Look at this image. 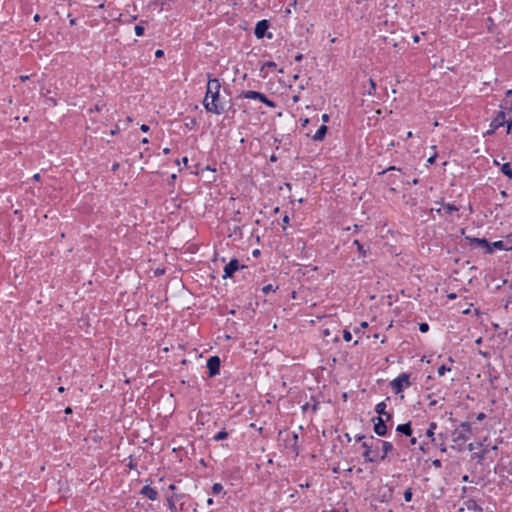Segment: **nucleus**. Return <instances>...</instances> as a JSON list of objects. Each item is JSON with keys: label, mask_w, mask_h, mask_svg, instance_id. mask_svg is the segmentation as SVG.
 I'll use <instances>...</instances> for the list:
<instances>
[{"label": "nucleus", "mask_w": 512, "mask_h": 512, "mask_svg": "<svg viewBox=\"0 0 512 512\" xmlns=\"http://www.w3.org/2000/svg\"><path fill=\"white\" fill-rule=\"evenodd\" d=\"M220 89L221 84L219 79L211 78L210 75H208L207 89L203 105L208 112L217 115L224 111V107L219 100Z\"/></svg>", "instance_id": "obj_1"}, {"label": "nucleus", "mask_w": 512, "mask_h": 512, "mask_svg": "<svg viewBox=\"0 0 512 512\" xmlns=\"http://www.w3.org/2000/svg\"><path fill=\"white\" fill-rule=\"evenodd\" d=\"M471 435V425L468 422H462L459 427H457L452 432V442L454 447H458L459 450H461L464 443L470 438Z\"/></svg>", "instance_id": "obj_2"}, {"label": "nucleus", "mask_w": 512, "mask_h": 512, "mask_svg": "<svg viewBox=\"0 0 512 512\" xmlns=\"http://www.w3.org/2000/svg\"><path fill=\"white\" fill-rule=\"evenodd\" d=\"M381 440L375 439L371 436L368 440L362 442L364 448L363 457L368 462H375L378 460V445Z\"/></svg>", "instance_id": "obj_3"}, {"label": "nucleus", "mask_w": 512, "mask_h": 512, "mask_svg": "<svg viewBox=\"0 0 512 512\" xmlns=\"http://www.w3.org/2000/svg\"><path fill=\"white\" fill-rule=\"evenodd\" d=\"M241 96L245 99L259 100L260 102L272 108L276 106L273 101L269 100L264 94L257 91H245L241 94Z\"/></svg>", "instance_id": "obj_4"}, {"label": "nucleus", "mask_w": 512, "mask_h": 512, "mask_svg": "<svg viewBox=\"0 0 512 512\" xmlns=\"http://www.w3.org/2000/svg\"><path fill=\"white\" fill-rule=\"evenodd\" d=\"M410 386L409 375L401 374L391 382V387L395 393L401 392L405 387Z\"/></svg>", "instance_id": "obj_5"}, {"label": "nucleus", "mask_w": 512, "mask_h": 512, "mask_svg": "<svg viewBox=\"0 0 512 512\" xmlns=\"http://www.w3.org/2000/svg\"><path fill=\"white\" fill-rule=\"evenodd\" d=\"M207 368L209 370V376L213 377L219 374L220 371V359L217 356H212L207 360Z\"/></svg>", "instance_id": "obj_6"}, {"label": "nucleus", "mask_w": 512, "mask_h": 512, "mask_svg": "<svg viewBox=\"0 0 512 512\" xmlns=\"http://www.w3.org/2000/svg\"><path fill=\"white\" fill-rule=\"evenodd\" d=\"M374 422V432L378 436H385L387 434V426L383 417H375L372 420Z\"/></svg>", "instance_id": "obj_7"}, {"label": "nucleus", "mask_w": 512, "mask_h": 512, "mask_svg": "<svg viewBox=\"0 0 512 512\" xmlns=\"http://www.w3.org/2000/svg\"><path fill=\"white\" fill-rule=\"evenodd\" d=\"M466 240L469 241L470 245H477L482 248H485L486 253H492V246L485 238H474V237H466Z\"/></svg>", "instance_id": "obj_8"}, {"label": "nucleus", "mask_w": 512, "mask_h": 512, "mask_svg": "<svg viewBox=\"0 0 512 512\" xmlns=\"http://www.w3.org/2000/svg\"><path fill=\"white\" fill-rule=\"evenodd\" d=\"M270 24L268 20H261L256 24L254 34L258 39L263 38L266 35V31L268 30Z\"/></svg>", "instance_id": "obj_9"}, {"label": "nucleus", "mask_w": 512, "mask_h": 512, "mask_svg": "<svg viewBox=\"0 0 512 512\" xmlns=\"http://www.w3.org/2000/svg\"><path fill=\"white\" fill-rule=\"evenodd\" d=\"M506 123V120H505V113L504 112H499L498 115L492 120L490 126H491V130H489L487 133L488 134H491L493 133L495 130H497L498 128H500L501 126H503L504 124Z\"/></svg>", "instance_id": "obj_10"}, {"label": "nucleus", "mask_w": 512, "mask_h": 512, "mask_svg": "<svg viewBox=\"0 0 512 512\" xmlns=\"http://www.w3.org/2000/svg\"><path fill=\"white\" fill-rule=\"evenodd\" d=\"M239 269V262L237 259H232L224 268V278L232 277L234 272Z\"/></svg>", "instance_id": "obj_11"}, {"label": "nucleus", "mask_w": 512, "mask_h": 512, "mask_svg": "<svg viewBox=\"0 0 512 512\" xmlns=\"http://www.w3.org/2000/svg\"><path fill=\"white\" fill-rule=\"evenodd\" d=\"M140 494L151 501H155L158 499V492L156 489L152 488L149 485H145L141 490Z\"/></svg>", "instance_id": "obj_12"}, {"label": "nucleus", "mask_w": 512, "mask_h": 512, "mask_svg": "<svg viewBox=\"0 0 512 512\" xmlns=\"http://www.w3.org/2000/svg\"><path fill=\"white\" fill-rule=\"evenodd\" d=\"M386 407H387V406H386V403H385V402H380V403H378V404L376 405V407H375V411H376V413H378V414H379V416H378V417H383V416H384V417H385V419H384V420H385V421H389V420H391L392 415H391L390 413L386 412Z\"/></svg>", "instance_id": "obj_13"}, {"label": "nucleus", "mask_w": 512, "mask_h": 512, "mask_svg": "<svg viewBox=\"0 0 512 512\" xmlns=\"http://www.w3.org/2000/svg\"><path fill=\"white\" fill-rule=\"evenodd\" d=\"M380 444L382 445V455H378V459L384 460L389 452L392 451L393 445L388 441H381Z\"/></svg>", "instance_id": "obj_14"}, {"label": "nucleus", "mask_w": 512, "mask_h": 512, "mask_svg": "<svg viewBox=\"0 0 512 512\" xmlns=\"http://www.w3.org/2000/svg\"><path fill=\"white\" fill-rule=\"evenodd\" d=\"M327 126L321 125L319 129L316 131V133L313 135V140L315 141H322L327 133Z\"/></svg>", "instance_id": "obj_15"}, {"label": "nucleus", "mask_w": 512, "mask_h": 512, "mask_svg": "<svg viewBox=\"0 0 512 512\" xmlns=\"http://www.w3.org/2000/svg\"><path fill=\"white\" fill-rule=\"evenodd\" d=\"M396 431L406 435V436H411L412 435V428H411V424L410 422L408 423H405V424H400L397 426L396 428Z\"/></svg>", "instance_id": "obj_16"}, {"label": "nucleus", "mask_w": 512, "mask_h": 512, "mask_svg": "<svg viewBox=\"0 0 512 512\" xmlns=\"http://www.w3.org/2000/svg\"><path fill=\"white\" fill-rule=\"evenodd\" d=\"M437 428V423L436 422H431L429 424V427L426 431V436L430 439L431 442H435V430Z\"/></svg>", "instance_id": "obj_17"}, {"label": "nucleus", "mask_w": 512, "mask_h": 512, "mask_svg": "<svg viewBox=\"0 0 512 512\" xmlns=\"http://www.w3.org/2000/svg\"><path fill=\"white\" fill-rule=\"evenodd\" d=\"M491 246H492V250L499 249V250H511L512 251V245L508 246L502 240L495 241V242L491 243Z\"/></svg>", "instance_id": "obj_18"}, {"label": "nucleus", "mask_w": 512, "mask_h": 512, "mask_svg": "<svg viewBox=\"0 0 512 512\" xmlns=\"http://www.w3.org/2000/svg\"><path fill=\"white\" fill-rule=\"evenodd\" d=\"M501 172L507 176L509 179H512V168L509 163H504L501 167Z\"/></svg>", "instance_id": "obj_19"}, {"label": "nucleus", "mask_w": 512, "mask_h": 512, "mask_svg": "<svg viewBox=\"0 0 512 512\" xmlns=\"http://www.w3.org/2000/svg\"><path fill=\"white\" fill-rule=\"evenodd\" d=\"M291 441H292V443H291L292 451L295 453V455H298V453H299L298 446H297L298 435L294 433L291 437Z\"/></svg>", "instance_id": "obj_20"}, {"label": "nucleus", "mask_w": 512, "mask_h": 512, "mask_svg": "<svg viewBox=\"0 0 512 512\" xmlns=\"http://www.w3.org/2000/svg\"><path fill=\"white\" fill-rule=\"evenodd\" d=\"M353 244L357 247L359 255L361 257H365L367 251L364 249V246L360 243V241L359 240H354Z\"/></svg>", "instance_id": "obj_21"}, {"label": "nucleus", "mask_w": 512, "mask_h": 512, "mask_svg": "<svg viewBox=\"0 0 512 512\" xmlns=\"http://www.w3.org/2000/svg\"><path fill=\"white\" fill-rule=\"evenodd\" d=\"M228 437V433L225 430H221L214 436L215 441H221Z\"/></svg>", "instance_id": "obj_22"}, {"label": "nucleus", "mask_w": 512, "mask_h": 512, "mask_svg": "<svg viewBox=\"0 0 512 512\" xmlns=\"http://www.w3.org/2000/svg\"><path fill=\"white\" fill-rule=\"evenodd\" d=\"M443 209H444L447 213H449V214H451V213H452V212H454V211H458V207H456V206H455V205H453V204H449V203H448V204H446V205H444V206H443Z\"/></svg>", "instance_id": "obj_23"}, {"label": "nucleus", "mask_w": 512, "mask_h": 512, "mask_svg": "<svg viewBox=\"0 0 512 512\" xmlns=\"http://www.w3.org/2000/svg\"><path fill=\"white\" fill-rule=\"evenodd\" d=\"M412 496H413V493H412V489L411 488H408L405 492H404V499L406 502H410L412 500Z\"/></svg>", "instance_id": "obj_24"}, {"label": "nucleus", "mask_w": 512, "mask_h": 512, "mask_svg": "<svg viewBox=\"0 0 512 512\" xmlns=\"http://www.w3.org/2000/svg\"><path fill=\"white\" fill-rule=\"evenodd\" d=\"M222 490H223V486L220 483H215L212 486V491L214 494H218V493L222 492Z\"/></svg>", "instance_id": "obj_25"}, {"label": "nucleus", "mask_w": 512, "mask_h": 512, "mask_svg": "<svg viewBox=\"0 0 512 512\" xmlns=\"http://www.w3.org/2000/svg\"><path fill=\"white\" fill-rule=\"evenodd\" d=\"M369 83H370V89H369V91H368V94H369V95H374V94H375V92H376V83L374 82V80H373V79H370V80H369Z\"/></svg>", "instance_id": "obj_26"}, {"label": "nucleus", "mask_w": 512, "mask_h": 512, "mask_svg": "<svg viewBox=\"0 0 512 512\" xmlns=\"http://www.w3.org/2000/svg\"><path fill=\"white\" fill-rule=\"evenodd\" d=\"M167 504H168L169 509L171 510V512H175L176 505H175L173 497H170V498L167 499Z\"/></svg>", "instance_id": "obj_27"}, {"label": "nucleus", "mask_w": 512, "mask_h": 512, "mask_svg": "<svg viewBox=\"0 0 512 512\" xmlns=\"http://www.w3.org/2000/svg\"><path fill=\"white\" fill-rule=\"evenodd\" d=\"M505 102L506 103H511L510 109L512 110V90L506 91V93H505Z\"/></svg>", "instance_id": "obj_28"}, {"label": "nucleus", "mask_w": 512, "mask_h": 512, "mask_svg": "<svg viewBox=\"0 0 512 512\" xmlns=\"http://www.w3.org/2000/svg\"><path fill=\"white\" fill-rule=\"evenodd\" d=\"M135 34L137 36H142L144 34V27L141 25H136L135 26Z\"/></svg>", "instance_id": "obj_29"}, {"label": "nucleus", "mask_w": 512, "mask_h": 512, "mask_svg": "<svg viewBox=\"0 0 512 512\" xmlns=\"http://www.w3.org/2000/svg\"><path fill=\"white\" fill-rule=\"evenodd\" d=\"M446 371H450V368L446 367L445 365H442L438 368V375L443 376Z\"/></svg>", "instance_id": "obj_30"}, {"label": "nucleus", "mask_w": 512, "mask_h": 512, "mask_svg": "<svg viewBox=\"0 0 512 512\" xmlns=\"http://www.w3.org/2000/svg\"><path fill=\"white\" fill-rule=\"evenodd\" d=\"M274 291V288L271 284H268L262 288V292L264 294H268L269 292Z\"/></svg>", "instance_id": "obj_31"}, {"label": "nucleus", "mask_w": 512, "mask_h": 512, "mask_svg": "<svg viewBox=\"0 0 512 512\" xmlns=\"http://www.w3.org/2000/svg\"><path fill=\"white\" fill-rule=\"evenodd\" d=\"M419 330L422 333H425L429 330V325L427 323H421V324H419Z\"/></svg>", "instance_id": "obj_32"}, {"label": "nucleus", "mask_w": 512, "mask_h": 512, "mask_svg": "<svg viewBox=\"0 0 512 512\" xmlns=\"http://www.w3.org/2000/svg\"><path fill=\"white\" fill-rule=\"evenodd\" d=\"M343 338L346 342H349L352 339V334L349 331L344 330Z\"/></svg>", "instance_id": "obj_33"}, {"label": "nucleus", "mask_w": 512, "mask_h": 512, "mask_svg": "<svg viewBox=\"0 0 512 512\" xmlns=\"http://www.w3.org/2000/svg\"><path fill=\"white\" fill-rule=\"evenodd\" d=\"M103 107H104V104H99V103H97V104L94 106V108H91V109H90V112H93V111H97V112H99V111H101V109H102Z\"/></svg>", "instance_id": "obj_34"}, {"label": "nucleus", "mask_w": 512, "mask_h": 512, "mask_svg": "<svg viewBox=\"0 0 512 512\" xmlns=\"http://www.w3.org/2000/svg\"><path fill=\"white\" fill-rule=\"evenodd\" d=\"M505 244H511L512 245V232L510 234H508L506 237H505Z\"/></svg>", "instance_id": "obj_35"}, {"label": "nucleus", "mask_w": 512, "mask_h": 512, "mask_svg": "<svg viewBox=\"0 0 512 512\" xmlns=\"http://www.w3.org/2000/svg\"><path fill=\"white\" fill-rule=\"evenodd\" d=\"M485 418H486V415H485V413H483V412H481V413L477 414V416H476V420H477V421H482V420H484Z\"/></svg>", "instance_id": "obj_36"}, {"label": "nucleus", "mask_w": 512, "mask_h": 512, "mask_svg": "<svg viewBox=\"0 0 512 512\" xmlns=\"http://www.w3.org/2000/svg\"><path fill=\"white\" fill-rule=\"evenodd\" d=\"M140 129H141V131H142V132L146 133V132H148V131H149V129H150V128H149V126H148V125H146V124H142V125H141V127H140Z\"/></svg>", "instance_id": "obj_37"}, {"label": "nucleus", "mask_w": 512, "mask_h": 512, "mask_svg": "<svg viewBox=\"0 0 512 512\" xmlns=\"http://www.w3.org/2000/svg\"><path fill=\"white\" fill-rule=\"evenodd\" d=\"M512 129V119L507 121V133H510Z\"/></svg>", "instance_id": "obj_38"}, {"label": "nucleus", "mask_w": 512, "mask_h": 512, "mask_svg": "<svg viewBox=\"0 0 512 512\" xmlns=\"http://www.w3.org/2000/svg\"><path fill=\"white\" fill-rule=\"evenodd\" d=\"M163 55H164V52H163L162 50H157V51L155 52V56H156V57H158V58H159V57H162Z\"/></svg>", "instance_id": "obj_39"}, {"label": "nucleus", "mask_w": 512, "mask_h": 512, "mask_svg": "<svg viewBox=\"0 0 512 512\" xmlns=\"http://www.w3.org/2000/svg\"><path fill=\"white\" fill-rule=\"evenodd\" d=\"M435 159H436V154L432 155V156L428 159V163L433 164V163L435 162Z\"/></svg>", "instance_id": "obj_40"}, {"label": "nucleus", "mask_w": 512, "mask_h": 512, "mask_svg": "<svg viewBox=\"0 0 512 512\" xmlns=\"http://www.w3.org/2000/svg\"><path fill=\"white\" fill-rule=\"evenodd\" d=\"M40 179H41V175L39 173H36L33 175V180L40 181Z\"/></svg>", "instance_id": "obj_41"}, {"label": "nucleus", "mask_w": 512, "mask_h": 512, "mask_svg": "<svg viewBox=\"0 0 512 512\" xmlns=\"http://www.w3.org/2000/svg\"><path fill=\"white\" fill-rule=\"evenodd\" d=\"M322 120H323V122H328L329 121V115L323 114L322 115Z\"/></svg>", "instance_id": "obj_42"}, {"label": "nucleus", "mask_w": 512, "mask_h": 512, "mask_svg": "<svg viewBox=\"0 0 512 512\" xmlns=\"http://www.w3.org/2000/svg\"><path fill=\"white\" fill-rule=\"evenodd\" d=\"M472 505L474 506L475 510L482 511V508L478 506L475 502H472Z\"/></svg>", "instance_id": "obj_43"}, {"label": "nucleus", "mask_w": 512, "mask_h": 512, "mask_svg": "<svg viewBox=\"0 0 512 512\" xmlns=\"http://www.w3.org/2000/svg\"><path fill=\"white\" fill-rule=\"evenodd\" d=\"M419 41H420V37H419V35H415V36H413V42H414V43H418Z\"/></svg>", "instance_id": "obj_44"}, {"label": "nucleus", "mask_w": 512, "mask_h": 512, "mask_svg": "<svg viewBox=\"0 0 512 512\" xmlns=\"http://www.w3.org/2000/svg\"><path fill=\"white\" fill-rule=\"evenodd\" d=\"M302 58H303V55H302V54H297V55L295 56V60H296V61H301V60H302Z\"/></svg>", "instance_id": "obj_45"}, {"label": "nucleus", "mask_w": 512, "mask_h": 512, "mask_svg": "<svg viewBox=\"0 0 512 512\" xmlns=\"http://www.w3.org/2000/svg\"><path fill=\"white\" fill-rule=\"evenodd\" d=\"M28 79H29V76H27V75L20 76V80L23 81V82H25Z\"/></svg>", "instance_id": "obj_46"}, {"label": "nucleus", "mask_w": 512, "mask_h": 512, "mask_svg": "<svg viewBox=\"0 0 512 512\" xmlns=\"http://www.w3.org/2000/svg\"><path fill=\"white\" fill-rule=\"evenodd\" d=\"M433 464H434L436 467H440V466H441V462H440V460H435V461H433Z\"/></svg>", "instance_id": "obj_47"}, {"label": "nucleus", "mask_w": 512, "mask_h": 512, "mask_svg": "<svg viewBox=\"0 0 512 512\" xmlns=\"http://www.w3.org/2000/svg\"><path fill=\"white\" fill-rule=\"evenodd\" d=\"M266 66H268V67H275L276 64L274 62H267Z\"/></svg>", "instance_id": "obj_48"}, {"label": "nucleus", "mask_w": 512, "mask_h": 512, "mask_svg": "<svg viewBox=\"0 0 512 512\" xmlns=\"http://www.w3.org/2000/svg\"><path fill=\"white\" fill-rule=\"evenodd\" d=\"M410 443H411L412 445H415V444L417 443V439H416V438H414V437H413V438H411Z\"/></svg>", "instance_id": "obj_49"}, {"label": "nucleus", "mask_w": 512, "mask_h": 512, "mask_svg": "<svg viewBox=\"0 0 512 512\" xmlns=\"http://www.w3.org/2000/svg\"><path fill=\"white\" fill-rule=\"evenodd\" d=\"M65 413H66V414H70V413H72V409H71L70 407H67V408L65 409Z\"/></svg>", "instance_id": "obj_50"}, {"label": "nucleus", "mask_w": 512, "mask_h": 512, "mask_svg": "<svg viewBox=\"0 0 512 512\" xmlns=\"http://www.w3.org/2000/svg\"><path fill=\"white\" fill-rule=\"evenodd\" d=\"M363 439H365V436H363V435H360V436H357V437H356V440H357V441H361V440H363Z\"/></svg>", "instance_id": "obj_51"}, {"label": "nucleus", "mask_w": 512, "mask_h": 512, "mask_svg": "<svg viewBox=\"0 0 512 512\" xmlns=\"http://www.w3.org/2000/svg\"><path fill=\"white\" fill-rule=\"evenodd\" d=\"M182 162L184 163V165H187L188 164V158L187 157H184L182 159Z\"/></svg>", "instance_id": "obj_52"}, {"label": "nucleus", "mask_w": 512, "mask_h": 512, "mask_svg": "<svg viewBox=\"0 0 512 512\" xmlns=\"http://www.w3.org/2000/svg\"><path fill=\"white\" fill-rule=\"evenodd\" d=\"M70 24L71 25H75L76 24V19L75 18L70 19Z\"/></svg>", "instance_id": "obj_53"}, {"label": "nucleus", "mask_w": 512, "mask_h": 512, "mask_svg": "<svg viewBox=\"0 0 512 512\" xmlns=\"http://www.w3.org/2000/svg\"><path fill=\"white\" fill-rule=\"evenodd\" d=\"M508 472H509V474L511 475V479H509V481H510V482H512V465H511V467H510V469H509V471H508Z\"/></svg>", "instance_id": "obj_54"}, {"label": "nucleus", "mask_w": 512, "mask_h": 512, "mask_svg": "<svg viewBox=\"0 0 512 512\" xmlns=\"http://www.w3.org/2000/svg\"><path fill=\"white\" fill-rule=\"evenodd\" d=\"M58 391H59L60 393H63V392L65 391V388H64L63 386H61V387H59V388H58Z\"/></svg>", "instance_id": "obj_55"}, {"label": "nucleus", "mask_w": 512, "mask_h": 512, "mask_svg": "<svg viewBox=\"0 0 512 512\" xmlns=\"http://www.w3.org/2000/svg\"><path fill=\"white\" fill-rule=\"evenodd\" d=\"M283 222H284V223H288V222H289V217H288V216H285V217L283 218Z\"/></svg>", "instance_id": "obj_56"}, {"label": "nucleus", "mask_w": 512, "mask_h": 512, "mask_svg": "<svg viewBox=\"0 0 512 512\" xmlns=\"http://www.w3.org/2000/svg\"><path fill=\"white\" fill-rule=\"evenodd\" d=\"M207 504H208V505L213 504V499H212V498H209V499L207 500Z\"/></svg>", "instance_id": "obj_57"}, {"label": "nucleus", "mask_w": 512, "mask_h": 512, "mask_svg": "<svg viewBox=\"0 0 512 512\" xmlns=\"http://www.w3.org/2000/svg\"><path fill=\"white\" fill-rule=\"evenodd\" d=\"M411 137H413V133H412L411 131H409V132L407 133V138H411Z\"/></svg>", "instance_id": "obj_58"}, {"label": "nucleus", "mask_w": 512, "mask_h": 512, "mask_svg": "<svg viewBox=\"0 0 512 512\" xmlns=\"http://www.w3.org/2000/svg\"><path fill=\"white\" fill-rule=\"evenodd\" d=\"M163 152H164V154H168V153L170 152V149H169V148H165V149L163 150Z\"/></svg>", "instance_id": "obj_59"}, {"label": "nucleus", "mask_w": 512, "mask_h": 512, "mask_svg": "<svg viewBox=\"0 0 512 512\" xmlns=\"http://www.w3.org/2000/svg\"><path fill=\"white\" fill-rule=\"evenodd\" d=\"M169 489H170V490H175V489H176V487H175V485H174V484H171V485L169 486Z\"/></svg>", "instance_id": "obj_60"}, {"label": "nucleus", "mask_w": 512, "mask_h": 512, "mask_svg": "<svg viewBox=\"0 0 512 512\" xmlns=\"http://www.w3.org/2000/svg\"><path fill=\"white\" fill-rule=\"evenodd\" d=\"M39 19H40V16H39L38 14H36V15L34 16V20H35V21H38Z\"/></svg>", "instance_id": "obj_61"}, {"label": "nucleus", "mask_w": 512, "mask_h": 512, "mask_svg": "<svg viewBox=\"0 0 512 512\" xmlns=\"http://www.w3.org/2000/svg\"><path fill=\"white\" fill-rule=\"evenodd\" d=\"M142 143H144V144H145V143H148V139H147V138H144V139L142 140Z\"/></svg>", "instance_id": "obj_62"}, {"label": "nucleus", "mask_w": 512, "mask_h": 512, "mask_svg": "<svg viewBox=\"0 0 512 512\" xmlns=\"http://www.w3.org/2000/svg\"><path fill=\"white\" fill-rule=\"evenodd\" d=\"M474 447H473V444H469V450H473Z\"/></svg>", "instance_id": "obj_63"}, {"label": "nucleus", "mask_w": 512, "mask_h": 512, "mask_svg": "<svg viewBox=\"0 0 512 512\" xmlns=\"http://www.w3.org/2000/svg\"><path fill=\"white\" fill-rule=\"evenodd\" d=\"M253 254H254V255H258V254H259V250H255V251L253 252Z\"/></svg>", "instance_id": "obj_64"}]
</instances>
